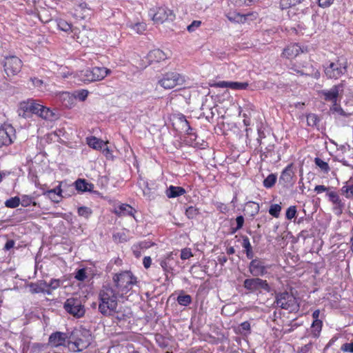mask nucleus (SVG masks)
Segmentation results:
<instances>
[{
    "mask_svg": "<svg viewBox=\"0 0 353 353\" xmlns=\"http://www.w3.org/2000/svg\"><path fill=\"white\" fill-rule=\"evenodd\" d=\"M109 73H110V70L108 68L94 67L80 71L78 75L81 81L92 82L103 79Z\"/></svg>",
    "mask_w": 353,
    "mask_h": 353,
    "instance_id": "nucleus-5",
    "label": "nucleus"
},
{
    "mask_svg": "<svg viewBox=\"0 0 353 353\" xmlns=\"http://www.w3.org/2000/svg\"><path fill=\"white\" fill-rule=\"evenodd\" d=\"M174 17L172 10L165 7H160L153 14L152 20L156 23H163L166 21H173Z\"/></svg>",
    "mask_w": 353,
    "mask_h": 353,
    "instance_id": "nucleus-15",
    "label": "nucleus"
},
{
    "mask_svg": "<svg viewBox=\"0 0 353 353\" xmlns=\"http://www.w3.org/2000/svg\"><path fill=\"white\" fill-rule=\"evenodd\" d=\"M226 17L228 19L232 22L243 23L250 17H254L256 18V14L250 12L245 14H241L236 12H230L227 14Z\"/></svg>",
    "mask_w": 353,
    "mask_h": 353,
    "instance_id": "nucleus-19",
    "label": "nucleus"
},
{
    "mask_svg": "<svg viewBox=\"0 0 353 353\" xmlns=\"http://www.w3.org/2000/svg\"><path fill=\"white\" fill-rule=\"evenodd\" d=\"M18 113L20 117L24 118L28 117V113H32L47 120H54L56 119V114L50 108L36 103L32 99L21 102Z\"/></svg>",
    "mask_w": 353,
    "mask_h": 353,
    "instance_id": "nucleus-2",
    "label": "nucleus"
},
{
    "mask_svg": "<svg viewBox=\"0 0 353 353\" xmlns=\"http://www.w3.org/2000/svg\"><path fill=\"white\" fill-rule=\"evenodd\" d=\"M185 193V189L179 186L170 185L166 190V196L168 198H175L181 196Z\"/></svg>",
    "mask_w": 353,
    "mask_h": 353,
    "instance_id": "nucleus-26",
    "label": "nucleus"
},
{
    "mask_svg": "<svg viewBox=\"0 0 353 353\" xmlns=\"http://www.w3.org/2000/svg\"><path fill=\"white\" fill-rule=\"evenodd\" d=\"M341 190L345 194L347 198L353 197V185L344 186L342 188Z\"/></svg>",
    "mask_w": 353,
    "mask_h": 353,
    "instance_id": "nucleus-51",
    "label": "nucleus"
},
{
    "mask_svg": "<svg viewBox=\"0 0 353 353\" xmlns=\"http://www.w3.org/2000/svg\"><path fill=\"white\" fill-rule=\"evenodd\" d=\"M179 120L182 125V128L187 132L188 134H192L191 131L192 128L190 127L189 122L186 120L184 116H181L179 117Z\"/></svg>",
    "mask_w": 353,
    "mask_h": 353,
    "instance_id": "nucleus-43",
    "label": "nucleus"
},
{
    "mask_svg": "<svg viewBox=\"0 0 353 353\" xmlns=\"http://www.w3.org/2000/svg\"><path fill=\"white\" fill-rule=\"evenodd\" d=\"M193 256L192 251L190 248H184L181 252V259L182 260H186Z\"/></svg>",
    "mask_w": 353,
    "mask_h": 353,
    "instance_id": "nucleus-48",
    "label": "nucleus"
},
{
    "mask_svg": "<svg viewBox=\"0 0 353 353\" xmlns=\"http://www.w3.org/2000/svg\"><path fill=\"white\" fill-rule=\"evenodd\" d=\"M76 189L81 192H90L94 188V185L88 183L85 179H79L75 181Z\"/></svg>",
    "mask_w": 353,
    "mask_h": 353,
    "instance_id": "nucleus-27",
    "label": "nucleus"
},
{
    "mask_svg": "<svg viewBox=\"0 0 353 353\" xmlns=\"http://www.w3.org/2000/svg\"><path fill=\"white\" fill-rule=\"evenodd\" d=\"M15 137V130L11 125L0 128V147L11 144Z\"/></svg>",
    "mask_w": 353,
    "mask_h": 353,
    "instance_id": "nucleus-14",
    "label": "nucleus"
},
{
    "mask_svg": "<svg viewBox=\"0 0 353 353\" xmlns=\"http://www.w3.org/2000/svg\"><path fill=\"white\" fill-rule=\"evenodd\" d=\"M168 54L160 49H154L151 50L147 56L150 63L154 62H160L168 59Z\"/></svg>",
    "mask_w": 353,
    "mask_h": 353,
    "instance_id": "nucleus-21",
    "label": "nucleus"
},
{
    "mask_svg": "<svg viewBox=\"0 0 353 353\" xmlns=\"http://www.w3.org/2000/svg\"><path fill=\"white\" fill-rule=\"evenodd\" d=\"M327 188H326L325 186L324 185H316L315 188H314V191L316 192L318 194L321 193V192H325V191H327Z\"/></svg>",
    "mask_w": 353,
    "mask_h": 353,
    "instance_id": "nucleus-62",
    "label": "nucleus"
},
{
    "mask_svg": "<svg viewBox=\"0 0 353 353\" xmlns=\"http://www.w3.org/2000/svg\"><path fill=\"white\" fill-rule=\"evenodd\" d=\"M341 350L345 352L353 353V341L343 344L341 347Z\"/></svg>",
    "mask_w": 353,
    "mask_h": 353,
    "instance_id": "nucleus-52",
    "label": "nucleus"
},
{
    "mask_svg": "<svg viewBox=\"0 0 353 353\" xmlns=\"http://www.w3.org/2000/svg\"><path fill=\"white\" fill-rule=\"evenodd\" d=\"M241 328L243 331H249L250 330V324L248 321H244L241 325Z\"/></svg>",
    "mask_w": 353,
    "mask_h": 353,
    "instance_id": "nucleus-64",
    "label": "nucleus"
},
{
    "mask_svg": "<svg viewBox=\"0 0 353 353\" xmlns=\"http://www.w3.org/2000/svg\"><path fill=\"white\" fill-rule=\"evenodd\" d=\"M61 192V186L59 185L56 188L46 191L44 195H47L52 201L59 203L62 198Z\"/></svg>",
    "mask_w": 353,
    "mask_h": 353,
    "instance_id": "nucleus-25",
    "label": "nucleus"
},
{
    "mask_svg": "<svg viewBox=\"0 0 353 353\" xmlns=\"http://www.w3.org/2000/svg\"><path fill=\"white\" fill-rule=\"evenodd\" d=\"M302 52L301 46L297 43H292L284 48L282 56L287 59H292L296 57Z\"/></svg>",
    "mask_w": 353,
    "mask_h": 353,
    "instance_id": "nucleus-20",
    "label": "nucleus"
},
{
    "mask_svg": "<svg viewBox=\"0 0 353 353\" xmlns=\"http://www.w3.org/2000/svg\"><path fill=\"white\" fill-rule=\"evenodd\" d=\"M184 82V77L176 72H167L158 81L159 84L165 89H172L176 85H183Z\"/></svg>",
    "mask_w": 353,
    "mask_h": 353,
    "instance_id": "nucleus-7",
    "label": "nucleus"
},
{
    "mask_svg": "<svg viewBox=\"0 0 353 353\" xmlns=\"http://www.w3.org/2000/svg\"><path fill=\"white\" fill-rule=\"evenodd\" d=\"M214 85L217 88H228L232 90H245L248 86V83L246 82L241 83L221 81L214 83Z\"/></svg>",
    "mask_w": 353,
    "mask_h": 353,
    "instance_id": "nucleus-18",
    "label": "nucleus"
},
{
    "mask_svg": "<svg viewBox=\"0 0 353 353\" xmlns=\"http://www.w3.org/2000/svg\"><path fill=\"white\" fill-rule=\"evenodd\" d=\"M334 0H319V6L322 8L330 6Z\"/></svg>",
    "mask_w": 353,
    "mask_h": 353,
    "instance_id": "nucleus-58",
    "label": "nucleus"
},
{
    "mask_svg": "<svg viewBox=\"0 0 353 353\" xmlns=\"http://www.w3.org/2000/svg\"><path fill=\"white\" fill-rule=\"evenodd\" d=\"M191 296L188 294L179 295L177 297L178 303L183 306L188 305L191 303Z\"/></svg>",
    "mask_w": 353,
    "mask_h": 353,
    "instance_id": "nucleus-40",
    "label": "nucleus"
},
{
    "mask_svg": "<svg viewBox=\"0 0 353 353\" xmlns=\"http://www.w3.org/2000/svg\"><path fill=\"white\" fill-rule=\"evenodd\" d=\"M276 181V176L274 174H269L263 181V185L267 188H272Z\"/></svg>",
    "mask_w": 353,
    "mask_h": 353,
    "instance_id": "nucleus-34",
    "label": "nucleus"
},
{
    "mask_svg": "<svg viewBox=\"0 0 353 353\" xmlns=\"http://www.w3.org/2000/svg\"><path fill=\"white\" fill-rule=\"evenodd\" d=\"M201 21H193L192 23L187 27V30L190 32H194L197 28H199L201 26Z\"/></svg>",
    "mask_w": 353,
    "mask_h": 353,
    "instance_id": "nucleus-53",
    "label": "nucleus"
},
{
    "mask_svg": "<svg viewBox=\"0 0 353 353\" xmlns=\"http://www.w3.org/2000/svg\"><path fill=\"white\" fill-rule=\"evenodd\" d=\"M281 210V206L279 204H272L269 209V213L274 217L278 218Z\"/></svg>",
    "mask_w": 353,
    "mask_h": 353,
    "instance_id": "nucleus-38",
    "label": "nucleus"
},
{
    "mask_svg": "<svg viewBox=\"0 0 353 353\" xmlns=\"http://www.w3.org/2000/svg\"><path fill=\"white\" fill-rule=\"evenodd\" d=\"M328 196H329L330 200L332 203H334L335 204L341 205V201L339 195L336 192H331L328 194Z\"/></svg>",
    "mask_w": 353,
    "mask_h": 353,
    "instance_id": "nucleus-50",
    "label": "nucleus"
},
{
    "mask_svg": "<svg viewBox=\"0 0 353 353\" xmlns=\"http://www.w3.org/2000/svg\"><path fill=\"white\" fill-rule=\"evenodd\" d=\"M121 295L110 285H104L99 292V312L103 316L110 317L118 307Z\"/></svg>",
    "mask_w": 353,
    "mask_h": 353,
    "instance_id": "nucleus-1",
    "label": "nucleus"
},
{
    "mask_svg": "<svg viewBox=\"0 0 353 353\" xmlns=\"http://www.w3.org/2000/svg\"><path fill=\"white\" fill-rule=\"evenodd\" d=\"M274 303L277 307L284 310H294L297 306L296 298L288 292L276 294Z\"/></svg>",
    "mask_w": 353,
    "mask_h": 353,
    "instance_id": "nucleus-8",
    "label": "nucleus"
},
{
    "mask_svg": "<svg viewBox=\"0 0 353 353\" xmlns=\"http://www.w3.org/2000/svg\"><path fill=\"white\" fill-rule=\"evenodd\" d=\"M322 321H313L311 326L312 334L314 338L319 336V334L322 329Z\"/></svg>",
    "mask_w": 353,
    "mask_h": 353,
    "instance_id": "nucleus-32",
    "label": "nucleus"
},
{
    "mask_svg": "<svg viewBox=\"0 0 353 353\" xmlns=\"http://www.w3.org/2000/svg\"><path fill=\"white\" fill-rule=\"evenodd\" d=\"M303 0H281L280 7L282 10L290 8L301 3Z\"/></svg>",
    "mask_w": 353,
    "mask_h": 353,
    "instance_id": "nucleus-33",
    "label": "nucleus"
},
{
    "mask_svg": "<svg viewBox=\"0 0 353 353\" xmlns=\"http://www.w3.org/2000/svg\"><path fill=\"white\" fill-rule=\"evenodd\" d=\"M292 163L289 164L281 172L279 177V183L283 186H288L292 184L294 172L292 170Z\"/></svg>",
    "mask_w": 353,
    "mask_h": 353,
    "instance_id": "nucleus-17",
    "label": "nucleus"
},
{
    "mask_svg": "<svg viewBox=\"0 0 353 353\" xmlns=\"http://www.w3.org/2000/svg\"><path fill=\"white\" fill-rule=\"evenodd\" d=\"M61 98L66 107H71L75 101V96L70 94L69 92H63Z\"/></svg>",
    "mask_w": 353,
    "mask_h": 353,
    "instance_id": "nucleus-30",
    "label": "nucleus"
},
{
    "mask_svg": "<svg viewBox=\"0 0 353 353\" xmlns=\"http://www.w3.org/2000/svg\"><path fill=\"white\" fill-rule=\"evenodd\" d=\"M92 341V334L89 330L86 329L75 330L69 336L68 347L74 352H82L90 345Z\"/></svg>",
    "mask_w": 353,
    "mask_h": 353,
    "instance_id": "nucleus-3",
    "label": "nucleus"
},
{
    "mask_svg": "<svg viewBox=\"0 0 353 353\" xmlns=\"http://www.w3.org/2000/svg\"><path fill=\"white\" fill-rule=\"evenodd\" d=\"M343 92V85L342 83L334 85L330 90H323L321 94L323 97L324 100L330 101L332 103H336L338 98L341 97Z\"/></svg>",
    "mask_w": 353,
    "mask_h": 353,
    "instance_id": "nucleus-13",
    "label": "nucleus"
},
{
    "mask_svg": "<svg viewBox=\"0 0 353 353\" xmlns=\"http://www.w3.org/2000/svg\"><path fill=\"white\" fill-rule=\"evenodd\" d=\"M33 85L36 87L40 88L43 84V81L37 78H31Z\"/></svg>",
    "mask_w": 353,
    "mask_h": 353,
    "instance_id": "nucleus-63",
    "label": "nucleus"
},
{
    "mask_svg": "<svg viewBox=\"0 0 353 353\" xmlns=\"http://www.w3.org/2000/svg\"><path fill=\"white\" fill-rule=\"evenodd\" d=\"M74 278L78 280V281H83L86 278H87V275H86V272H85V270L82 268V269H79L77 272H76V274L74 276Z\"/></svg>",
    "mask_w": 353,
    "mask_h": 353,
    "instance_id": "nucleus-47",
    "label": "nucleus"
},
{
    "mask_svg": "<svg viewBox=\"0 0 353 353\" xmlns=\"http://www.w3.org/2000/svg\"><path fill=\"white\" fill-rule=\"evenodd\" d=\"M117 322L125 321L131 317V312L128 308L120 307L119 309L116 308L115 312L110 316Z\"/></svg>",
    "mask_w": 353,
    "mask_h": 353,
    "instance_id": "nucleus-22",
    "label": "nucleus"
},
{
    "mask_svg": "<svg viewBox=\"0 0 353 353\" xmlns=\"http://www.w3.org/2000/svg\"><path fill=\"white\" fill-rule=\"evenodd\" d=\"M112 279L116 291L121 296L126 294L137 282V278L130 271L115 274Z\"/></svg>",
    "mask_w": 353,
    "mask_h": 353,
    "instance_id": "nucleus-4",
    "label": "nucleus"
},
{
    "mask_svg": "<svg viewBox=\"0 0 353 353\" xmlns=\"http://www.w3.org/2000/svg\"><path fill=\"white\" fill-rule=\"evenodd\" d=\"M20 204V199L18 196L12 197L5 202V205L9 208H15Z\"/></svg>",
    "mask_w": 353,
    "mask_h": 353,
    "instance_id": "nucleus-36",
    "label": "nucleus"
},
{
    "mask_svg": "<svg viewBox=\"0 0 353 353\" xmlns=\"http://www.w3.org/2000/svg\"><path fill=\"white\" fill-rule=\"evenodd\" d=\"M296 206L292 205L289 207L286 211L285 216L286 219L288 220H291L292 218H294L296 216Z\"/></svg>",
    "mask_w": 353,
    "mask_h": 353,
    "instance_id": "nucleus-46",
    "label": "nucleus"
},
{
    "mask_svg": "<svg viewBox=\"0 0 353 353\" xmlns=\"http://www.w3.org/2000/svg\"><path fill=\"white\" fill-rule=\"evenodd\" d=\"M290 70L301 76L309 75L308 69L305 66L301 68L299 66L294 64L290 68Z\"/></svg>",
    "mask_w": 353,
    "mask_h": 353,
    "instance_id": "nucleus-39",
    "label": "nucleus"
},
{
    "mask_svg": "<svg viewBox=\"0 0 353 353\" xmlns=\"http://www.w3.org/2000/svg\"><path fill=\"white\" fill-rule=\"evenodd\" d=\"M128 26L137 34H142L146 30V24L145 23H129Z\"/></svg>",
    "mask_w": 353,
    "mask_h": 353,
    "instance_id": "nucleus-31",
    "label": "nucleus"
},
{
    "mask_svg": "<svg viewBox=\"0 0 353 353\" xmlns=\"http://www.w3.org/2000/svg\"><path fill=\"white\" fill-rule=\"evenodd\" d=\"M32 202V198L28 195L22 196L21 200H20V203L23 207L29 206Z\"/></svg>",
    "mask_w": 353,
    "mask_h": 353,
    "instance_id": "nucleus-49",
    "label": "nucleus"
},
{
    "mask_svg": "<svg viewBox=\"0 0 353 353\" xmlns=\"http://www.w3.org/2000/svg\"><path fill=\"white\" fill-rule=\"evenodd\" d=\"M268 268L269 266L266 265L263 260L259 258L252 259L248 265V270L250 273L253 276L257 277L265 275L267 273Z\"/></svg>",
    "mask_w": 353,
    "mask_h": 353,
    "instance_id": "nucleus-12",
    "label": "nucleus"
},
{
    "mask_svg": "<svg viewBox=\"0 0 353 353\" xmlns=\"http://www.w3.org/2000/svg\"><path fill=\"white\" fill-rule=\"evenodd\" d=\"M60 281L59 279H52L50 283H47V288L52 290H56L60 286Z\"/></svg>",
    "mask_w": 353,
    "mask_h": 353,
    "instance_id": "nucleus-56",
    "label": "nucleus"
},
{
    "mask_svg": "<svg viewBox=\"0 0 353 353\" xmlns=\"http://www.w3.org/2000/svg\"><path fill=\"white\" fill-rule=\"evenodd\" d=\"M324 72L326 77L329 79H339L347 72V62L341 59L330 62L325 67Z\"/></svg>",
    "mask_w": 353,
    "mask_h": 353,
    "instance_id": "nucleus-6",
    "label": "nucleus"
},
{
    "mask_svg": "<svg viewBox=\"0 0 353 353\" xmlns=\"http://www.w3.org/2000/svg\"><path fill=\"white\" fill-rule=\"evenodd\" d=\"M59 28L64 32L72 30V24L67 22L65 20L60 19L57 23Z\"/></svg>",
    "mask_w": 353,
    "mask_h": 353,
    "instance_id": "nucleus-41",
    "label": "nucleus"
},
{
    "mask_svg": "<svg viewBox=\"0 0 353 353\" xmlns=\"http://www.w3.org/2000/svg\"><path fill=\"white\" fill-rule=\"evenodd\" d=\"M64 309L72 316L80 318L85 314L84 306L78 298H69L64 303Z\"/></svg>",
    "mask_w": 353,
    "mask_h": 353,
    "instance_id": "nucleus-10",
    "label": "nucleus"
},
{
    "mask_svg": "<svg viewBox=\"0 0 353 353\" xmlns=\"http://www.w3.org/2000/svg\"><path fill=\"white\" fill-rule=\"evenodd\" d=\"M199 214V210L193 206L188 208L185 214L189 219H194Z\"/></svg>",
    "mask_w": 353,
    "mask_h": 353,
    "instance_id": "nucleus-45",
    "label": "nucleus"
},
{
    "mask_svg": "<svg viewBox=\"0 0 353 353\" xmlns=\"http://www.w3.org/2000/svg\"><path fill=\"white\" fill-rule=\"evenodd\" d=\"M15 245V241L13 239H9L6 243L3 250L8 251L12 248Z\"/></svg>",
    "mask_w": 353,
    "mask_h": 353,
    "instance_id": "nucleus-57",
    "label": "nucleus"
},
{
    "mask_svg": "<svg viewBox=\"0 0 353 353\" xmlns=\"http://www.w3.org/2000/svg\"><path fill=\"white\" fill-rule=\"evenodd\" d=\"M330 111L334 113H337L343 117H348L350 114H347L341 107L338 105L336 103L332 104V106L330 108Z\"/></svg>",
    "mask_w": 353,
    "mask_h": 353,
    "instance_id": "nucleus-42",
    "label": "nucleus"
},
{
    "mask_svg": "<svg viewBox=\"0 0 353 353\" xmlns=\"http://www.w3.org/2000/svg\"><path fill=\"white\" fill-rule=\"evenodd\" d=\"M28 287L30 288V292L32 294H38V293H47L48 294H50L49 290H46L47 288V283L45 281H39L37 283H30L28 284Z\"/></svg>",
    "mask_w": 353,
    "mask_h": 353,
    "instance_id": "nucleus-23",
    "label": "nucleus"
},
{
    "mask_svg": "<svg viewBox=\"0 0 353 353\" xmlns=\"http://www.w3.org/2000/svg\"><path fill=\"white\" fill-rule=\"evenodd\" d=\"M144 267L148 269L150 267L152 263V259L150 256H145L143 260Z\"/></svg>",
    "mask_w": 353,
    "mask_h": 353,
    "instance_id": "nucleus-60",
    "label": "nucleus"
},
{
    "mask_svg": "<svg viewBox=\"0 0 353 353\" xmlns=\"http://www.w3.org/2000/svg\"><path fill=\"white\" fill-rule=\"evenodd\" d=\"M88 94V92L86 90H82L77 92V95H75V99L77 98L80 101H83L85 100Z\"/></svg>",
    "mask_w": 353,
    "mask_h": 353,
    "instance_id": "nucleus-54",
    "label": "nucleus"
},
{
    "mask_svg": "<svg viewBox=\"0 0 353 353\" xmlns=\"http://www.w3.org/2000/svg\"><path fill=\"white\" fill-rule=\"evenodd\" d=\"M69 336L66 333L57 332L52 334L49 337V343L53 346L65 345L68 343Z\"/></svg>",
    "mask_w": 353,
    "mask_h": 353,
    "instance_id": "nucleus-16",
    "label": "nucleus"
},
{
    "mask_svg": "<svg viewBox=\"0 0 353 353\" xmlns=\"http://www.w3.org/2000/svg\"><path fill=\"white\" fill-rule=\"evenodd\" d=\"M3 67L8 76H14L21 71L22 62L16 56L7 57L5 58Z\"/></svg>",
    "mask_w": 353,
    "mask_h": 353,
    "instance_id": "nucleus-11",
    "label": "nucleus"
},
{
    "mask_svg": "<svg viewBox=\"0 0 353 353\" xmlns=\"http://www.w3.org/2000/svg\"><path fill=\"white\" fill-rule=\"evenodd\" d=\"M172 253H170L165 259L161 261V266L165 272H170L172 270Z\"/></svg>",
    "mask_w": 353,
    "mask_h": 353,
    "instance_id": "nucleus-29",
    "label": "nucleus"
},
{
    "mask_svg": "<svg viewBox=\"0 0 353 353\" xmlns=\"http://www.w3.org/2000/svg\"><path fill=\"white\" fill-rule=\"evenodd\" d=\"M143 194L145 196H147L150 199H154V195L151 192L150 189L148 187V185H146V188L143 190Z\"/></svg>",
    "mask_w": 353,
    "mask_h": 353,
    "instance_id": "nucleus-61",
    "label": "nucleus"
},
{
    "mask_svg": "<svg viewBox=\"0 0 353 353\" xmlns=\"http://www.w3.org/2000/svg\"><path fill=\"white\" fill-rule=\"evenodd\" d=\"M236 229H241L244 223V218L243 216H239L236 219Z\"/></svg>",
    "mask_w": 353,
    "mask_h": 353,
    "instance_id": "nucleus-59",
    "label": "nucleus"
},
{
    "mask_svg": "<svg viewBox=\"0 0 353 353\" xmlns=\"http://www.w3.org/2000/svg\"><path fill=\"white\" fill-rule=\"evenodd\" d=\"M255 278L246 279L243 281V287L250 292L262 290L270 292L271 288L266 280H263L257 276Z\"/></svg>",
    "mask_w": 353,
    "mask_h": 353,
    "instance_id": "nucleus-9",
    "label": "nucleus"
},
{
    "mask_svg": "<svg viewBox=\"0 0 353 353\" xmlns=\"http://www.w3.org/2000/svg\"><path fill=\"white\" fill-rule=\"evenodd\" d=\"M319 122L318 116L315 114H309L307 115V123L309 126L316 127Z\"/></svg>",
    "mask_w": 353,
    "mask_h": 353,
    "instance_id": "nucleus-35",
    "label": "nucleus"
},
{
    "mask_svg": "<svg viewBox=\"0 0 353 353\" xmlns=\"http://www.w3.org/2000/svg\"><path fill=\"white\" fill-rule=\"evenodd\" d=\"M135 212V210L132 206L128 204H122L119 205L117 208H116L114 210V213L119 216L126 215L134 216V214Z\"/></svg>",
    "mask_w": 353,
    "mask_h": 353,
    "instance_id": "nucleus-24",
    "label": "nucleus"
},
{
    "mask_svg": "<svg viewBox=\"0 0 353 353\" xmlns=\"http://www.w3.org/2000/svg\"><path fill=\"white\" fill-rule=\"evenodd\" d=\"M92 210L85 206H82L78 208V214L86 219L92 214Z\"/></svg>",
    "mask_w": 353,
    "mask_h": 353,
    "instance_id": "nucleus-44",
    "label": "nucleus"
},
{
    "mask_svg": "<svg viewBox=\"0 0 353 353\" xmlns=\"http://www.w3.org/2000/svg\"><path fill=\"white\" fill-rule=\"evenodd\" d=\"M242 239H243L242 246L245 249V250L246 251V250H248V249L249 250L252 249V247L250 244L249 238L246 236H243Z\"/></svg>",
    "mask_w": 353,
    "mask_h": 353,
    "instance_id": "nucleus-55",
    "label": "nucleus"
},
{
    "mask_svg": "<svg viewBox=\"0 0 353 353\" xmlns=\"http://www.w3.org/2000/svg\"><path fill=\"white\" fill-rule=\"evenodd\" d=\"M88 144L94 149L102 150L106 146V143L96 137H92L88 140Z\"/></svg>",
    "mask_w": 353,
    "mask_h": 353,
    "instance_id": "nucleus-28",
    "label": "nucleus"
},
{
    "mask_svg": "<svg viewBox=\"0 0 353 353\" xmlns=\"http://www.w3.org/2000/svg\"><path fill=\"white\" fill-rule=\"evenodd\" d=\"M315 164L319 166L325 173H327L330 171V167L327 163L323 161L320 158H315Z\"/></svg>",
    "mask_w": 353,
    "mask_h": 353,
    "instance_id": "nucleus-37",
    "label": "nucleus"
}]
</instances>
